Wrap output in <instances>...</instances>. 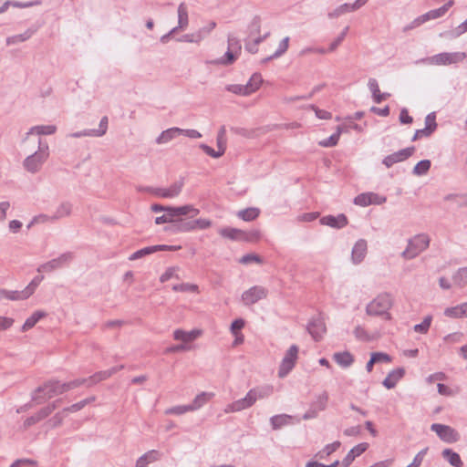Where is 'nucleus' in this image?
Listing matches in <instances>:
<instances>
[{
  "instance_id": "obj_62",
  "label": "nucleus",
  "mask_w": 467,
  "mask_h": 467,
  "mask_svg": "<svg viewBox=\"0 0 467 467\" xmlns=\"http://www.w3.org/2000/svg\"><path fill=\"white\" fill-rule=\"evenodd\" d=\"M203 38V35L202 31H197L192 34H185L183 35L179 41L189 42V43H198Z\"/></svg>"
},
{
  "instance_id": "obj_63",
  "label": "nucleus",
  "mask_w": 467,
  "mask_h": 467,
  "mask_svg": "<svg viewBox=\"0 0 467 467\" xmlns=\"http://www.w3.org/2000/svg\"><path fill=\"white\" fill-rule=\"evenodd\" d=\"M227 90L243 96H248L251 94L246 85H230L227 87Z\"/></svg>"
},
{
  "instance_id": "obj_64",
  "label": "nucleus",
  "mask_w": 467,
  "mask_h": 467,
  "mask_svg": "<svg viewBox=\"0 0 467 467\" xmlns=\"http://www.w3.org/2000/svg\"><path fill=\"white\" fill-rule=\"evenodd\" d=\"M428 450H429V448L426 447V448L422 449L421 451H420L414 457L412 462L408 465V467H420V464L422 463V461H423L425 455L428 452Z\"/></svg>"
},
{
  "instance_id": "obj_39",
  "label": "nucleus",
  "mask_w": 467,
  "mask_h": 467,
  "mask_svg": "<svg viewBox=\"0 0 467 467\" xmlns=\"http://www.w3.org/2000/svg\"><path fill=\"white\" fill-rule=\"evenodd\" d=\"M57 131L55 125H40L35 126L30 129L26 135L36 132L38 135H51Z\"/></svg>"
},
{
  "instance_id": "obj_22",
  "label": "nucleus",
  "mask_w": 467,
  "mask_h": 467,
  "mask_svg": "<svg viewBox=\"0 0 467 467\" xmlns=\"http://www.w3.org/2000/svg\"><path fill=\"white\" fill-rule=\"evenodd\" d=\"M249 393L254 399V402L257 399H265L270 397L274 393V387L272 385L259 386L249 390Z\"/></svg>"
},
{
  "instance_id": "obj_60",
  "label": "nucleus",
  "mask_w": 467,
  "mask_h": 467,
  "mask_svg": "<svg viewBox=\"0 0 467 467\" xmlns=\"http://www.w3.org/2000/svg\"><path fill=\"white\" fill-rule=\"evenodd\" d=\"M349 27L346 26L343 31L339 34V36L329 45L327 51L328 52H334L337 47L342 43V41L345 39Z\"/></svg>"
},
{
  "instance_id": "obj_54",
  "label": "nucleus",
  "mask_w": 467,
  "mask_h": 467,
  "mask_svg": "<svg viewBox=\"0 0 467 467\" xmlns=\"http://www.w3.org/2000/svg\"><path fill=\"white\" fill-rule=\"evenodd\" d=\"M261 32V17L254 16L251 23L248 26L249 36L259 35Z\"/></svg>"
},
{
  "instance_id": "obj_1",
  "label": "nucleus",
  "mask_w": 467,
  "mask_h": 467,
  "mask_svg": "<svg viewBox=\"0 0 467 467\" xmlns=\"http://www.w3.org/2000/svg\"><path fill=\"white\" fill-rule=\"evenodd\" d=\"M62 394L60 389V381L57 379H49L38 386L31 394V401L37 405L43 404L47 400H50L57 395Z\"/></svg>"
},
{
  "instance_id": "obj_57",
  "label": "nucleus",
  "mask_w": 467,
  "mask_h": 467,
  "mask_svg": "<svg viewBox=\"0 0 467 467\" xmlns=\"http://www.w3.org/2000/svg\"><path fill=\"white\" fill-rule=\"evenodd\" d=\"M444 315L446 317H451V318H462V317H463L462 304L458 305L456 306L447 307L444 310Z\"/></svg>"
},
{
  "instance_id": "obj_19",
  "label": "nucleus",
  "mask_w": 467,
  "mask_h": 467,
  "mask_svg": "<svg viewBox=\"0 0 467 467\" xmlns=\"http://www.w3.org/2000/svg\"><path fill=\"white\" fill-rule=\"evenodd\" d=\"M404 375L405 369L403 368L392 369L384 379L382 384L386 389H391L396 387L397 383L404 377Z\"/></svg>"
},
{
  "instance_id": "obj_28",
  "label": "nucleus",
  "mask_w": 467,
  "mask_h": 467,
  "mask_svg": "<svg viewBox=\"0 0 467 467\" xmlns=\"http://www.w3.org/2000/svg\"><path fill=\"white\" fill-rule=\"evenodd\" d=\"M442 457L453 467H462L463 462L460 455L451 449H444L441 452Z\"/></svg>"
},
{
  "instance_id": "obj_61",
  "label": "nucleus",
  "mask_w": 467,
  "mask_h": 467,
  "mask_svg": "<svg viewBox=\"0 0 467 467\" xmlns=\"http://www.w3.org/2000/svg\"><path fill=\"white\" fill-rule=\"evenodd\" d=\"M339 140V132H335L328 138L319 141V145L325 148L335 147Z\"/></svg>"
},
{
  "instance_id": "obj_42",
  "label": "nucleus",
  "mask_w": 467,
  "mask_h": 467,
  "mask_svg": "<svg viewBox=\"0 0 467 467\" xmlns=\"http://www.w3.org/2000/svg\"><path fill=\"white\" fill-rule=\"evenodd\" d=\"M431 166L430 160H421L414 166L412 173L416 176L425 175L430 171Z\"/></svg>"
},
{
  "instance_id": "obj_29",
  "label": "nucleus",
  "mask_w": 467,
  "mask_h": 467,
  "mask_svg": "<svg viewBox=\"0 0 467 467\" xmlns=\"http://www.w3.org/2000/svg\"><path fill=\"white\" fill-rule=\"evenodd\" d=\"M218 234L232 241H241L242 230L233 227H224L218 230Z\"/></svg>"
},
{
  "instance_id": "obj_50",
  "label": "nucleus",
  "mask_w": 467,
  "mask_h": 467,
  "mask_svg": "<svg viewBox=\"0 0 467 467\" xmlns=\"http://www.w3.org/2000/svg\"><path fill=\"white\" fill-rule=\"evenodd\" d=\"M432 321V317L431 315L426 316L422 322L420 324H416L413 327L414 331L420 334H427L431 324Z\"/></svg>"
},
{
  "instance_id": "obj_40",
  "label": "nucleus",
  "mask_w": 467,
  "mask_h": 467,
  "mask_svg": "<svg viewBox=\"0 0 467 467\" xmlns=\"http://www.w3.org/2000/svg\"><path fill=\"white\" fill-rule=\"evenodd\" d=\"M72 205L68 202H62L57 209L55 214L51 217L52 220H58L71 213Z\"/></svg>"
},
{
  "instance_id": "obj_31",
  "label": "nucleus",
  "mask_w": 467,
  "mask_h": 467,
  "mask_svg": "<svg viewBox=\"0 0 467 467\" xmlns=\"http://www.w3.org/2000/svg\"><path fill=\"white\" fill-rule=\"evenodd\" d=\"M328 402V393L323 391L321 394L317 396L316 400L310 404L317 412L323 411L327 409Z\"/></svg>"
},
{
  "instance_id": "obj_4",
  "label": "nucleus",
  "mask_w": 467,
  "mask_h": 467,
  "mask_svg": "<svg viewBox=\"0 0 467 467\" xmlns=\"http://www.w3.org/2000/svg\"><path fill=\"white\" fill-rule=\"evenodd\" d=\"M431 239L426 234H416L408 242L407 248L402 252L401 256L405 259H413L430 245Z\"/></svg>"
},
{
  "instance_id": "obj_17",
  "label": "nucleus",
  "mask_w": 467,
  "mask_h": 467,
  "mask_svg": "<svg viewBox=\"0 0 467 467\" xmlns=\"http://www.w3.org/2000/svg\"><path fill=\"white\" fill-rule=\"evenodd\" d=\"M368 245L367 241L359 239L356 242L352 248L351 259L355 265L360 264L367 254Z\"/></svg>"
},
{
  "instance_id": "obj_37",
  "label": "nucleus",
  "mask_w": 467,
  "mask_h": 467,
  "mask_svg": "<svg viewBox=\"0 0 467 467\" xmlns=\"http://www.w3.org/2000/svg\"><path fill=\"white\" fill-rule=\"evenodd\" d=\"M183 184L184 182L182 178L172 183L169 188H167V192L163 194V198H174L178 196L182 190Z\"/></svg>"
},
{
  "instance_id": "obj_34",
  "label": "nucleus",
  "mask_w": 467,
  "mask_h": 467,
  "mask_svg": "<svg viewBox=\"0 0 467 467\" xmlns=\"http://www.w3.org/2000/svg\"><path fill=\"white\" fill-rule=\"evenodd\" d=\"M35 32H36V30L29 28V29L26 30L22 34H18V35H15V36H8L6 38V44L7 45H15V44H17L19 42H24V41L29 39L33 36V34Z\"/></svg>"
},
{
  "instance_id": "obj_5",
  "label": "nucleus",
  "mask_w": 467,
  "mask_h": 467,
  "mask_svg": "<svg viewBox=\"0 0 467 467\" xmlns=\"http://www.w3.org/2000/svg\"><path fill=\"white\" fill-rule=\"evenodd\" d=\"M74 253L66 252L64 254H61L58 257L40 265L36 270L38 273H50L55 270L69 265V264L74 260Z\"/></svg>"
},
{
  "instance_id": "obj_18",
  "label": "nucleus",
  "mask_w": 467,
  "mask_h": 467,
  "mask_svg": "<svg viewBox=\"0 0 467 467\" xmlns=\"http://www.w3.org/2000/svg\"><path fill=\"white\" fill-rule=\"evenodd\" d=\"M190 220H183L182 218L175 220L172 223L165 226L163 228L164 232L177 234L180 233H188L192 232L191 230Z\"/></svg>"
},
{
  "instance_id": "obj_21",
  "label": "nucleus",
  "mask_w": 467,
  "mask_h": 467,
  "mask_svg": "<svg viewBox=\"0 0 467 467\" xmlns=\"http://www.w3.org/2000/svg\"><path fill=\"white\" fill-rule=\"evenodd\" d=\"M202 331L198 329H192L189 332L176 329L173 333L174 339L181 340L182 342L188 343L195 340L199 336H201Z\"/></svg>"
},
{
  "instance_id": "obj_35",
  "label": "nucleus",
  "mask_w": 467,
  "mask_h": 467,
  "mask_svg": "<svg viewBox=\"0 0 467 467\" xmlns=\"http://www.w3.org/2000/svg\"><path fill=\"white\" fill-rule=\"evenodd\" d=\"M213 396L212 393L202 392L198 394L190 405V410H195L202 407Z\"/></svg>"
},
{
  "instance_id": "obj_41",
  "label": "nucleus",
  "mask_w": 467,
  "mask_h": 467,
  "mask_svg": "<svg viewBox=\"0 0 467 467\" xmlns=\"http://www.w3.org/2000/svg\"><path fill=\"white\" fill-rule=\"evenodd\" d=\"M374 197H377V194L372 192L360 193L355 197L354 203L365 207L373 203L372 198Z\"/></svg>"
},
{
  "instance_id": "obj_56",
  "label": "nucleus",
  "mask_w": 467,
  "mask_h": 467,
  "mask_svg": "<svg viewBox=\"0 0 467 467\" xmlns=\"http://www.w3.org/2000/svg\"><path fill=\"white\" fill-rule=\"evenodd\" d=\"M227 44H228L227 48L229 50L240 55L241 50H242V45H241L240 40L237 37L233 36L232 35H229L228 39H227Z\"/></svg>"
},
{
  "instance_id": "obj_27",
  "label": "nucleus",
  "mask_w": 467,
  "mask_h": 467,
  "mask_svg": "<svg viewBox=\"0 0 467 467\" xmlns=\"http://www.w3.org/2000/svg\"><path fill=\"white\" fill-rule=\"evenodd\" d=\"M445 202H453L457 208L467 207V192L449 193L443 197Z\"/></svg>"
},
{
  "instance_id": "obj_33",
  "label": "nucleus",
  "mask_w": 467,
  "mask_h": 467,
  "mask_svg": "<svg viewBox=\"0 0 467 467\" xmlns=\"http://www.w3.org/2000/svg\"><path fill=\"white\" fill-rule=\"evenodd\" d=\"M260 214V210L255 207H249L238 212L239 218L245 222H252L255 220Z\"/></svg>"
},
{
  "instance_id": "obj_51",
  "label": "nucleus",
  "mask_w": 467,
  "mask_h": 467,
  "mask_svg": "<svg viewBox=\"0 0 467 467\" xmlns=\"http://www.w3.org/2000/svg\"><path fill=\"white\" fill-rule=\"evenodd\" d=\"M172 290L175 292H191V293H198L199 287L197 285L190 284V283H182L178 285H174L172 286Z\"/></svg>"
},
{
  "instance_id": "obj_30",
  "label": "nucleus",
  "mask_w": 467,
  "mask_h": 467,
  "mask_svg": "<svg viewBox=\"0 0 467 467\" xmlns=\"http://www.w3.org/2000/svg\"><path fill=\"white\" fill-rule=\"evenodd\" d=\"M173 212H177L178 218H181L184 215H189L190 218H194L200 213V210L195 208L192 204H186L182 206L175 207Z\"/></svg>"
},
{
  "instance_id": "obj_48",
  "label": "nucleus",
  "mask_w": 467,
  "mask_h": 467,
  "mask_svg": "<svg viewBox=\"0 0 467 467\" xmlns=\"http://www.w3.org/2000/svg\"><path fill=\"white\" fill-rule=\"evenodd\" d=\"M340 445H341V443L338 441H334L333 443L327 444L323 448V450L319 451L316 454V457H318L320 459L327 457V456L331 455L333 452H335L340 447Z\"/></svg>"
},
{
  "instance_id": "obj_10",
  "label": "nucleus",
  "mask_w": 467,
  "mask_h": 467,
  "mask_svg": "<svg viewBox=\"0 0 467 467\" xmlns=\"http://www.w3.org/2000/svg\"><path fill=\"white\" fill-rule=\"evenodd\" d=\"M306 330L315 341H320L327 331L323 318L319 315L313 317L306 326Z\"/></svg>"
},
{
  "instance_id": "obj_14",
  "label": "nucleus",
  "mask_w": 467,
  "mask_h": 467,
  "mask_svg": "<svg viewBox=\"0 0 467 467\" xmlns=\"http://www.w3.org/2000/svg\"><path fill=\"white\" fill-rule=\"evenodd\" d=\"M254 404V399L251 396L249 391L245 395L244 398L237 400L230 404H228L224 410V412H237L243 410L248 409Z\"/></svg>"
},
{
  "instance_id": "obj_44",
  "label": "nucleus",
  "mask_w": 467,
  "mask_h": 467,
  "mask_svg": "<svg viewBox=\"0 0 467 467\" xmlns=\"http://www.w3.org/2000/svg\"><path fill=\"white\" fill-rule=\"evenodd\" d=\"M241 241L247 243H255L258 242L261 238V233L257 229H253L250 231L242 230Z\"/></svg>"
},
{
  "instance_id": "obj_6",
  "label": "nucleus",
  "mask_w": 467,
  "mask_h": 467,
  "mask_svg": "<svg viewBox=\"0 0 467 467\" xmlns=\"http://www.w3.org/2000/svg\"><path fill=\"white\" fill-rule=\"evenodd\" d=\"M298 358V347L292 345L285 354L278 368V377L285 378L294 368Z\"/></svg>"
},
{
  "instance_id": "obj_16",
  "label": "nucleus",
  "mask_w": 467,
  "mask_h": 467,
  "mask_svg": "<svg viewBox=\"0 0 467 467\" xmlns=\"http://www.w3.org/2000/svg\"><path fill=\"white\" fill-rule=\"evenodd\" d=\"M368 448V443L367 442H361L354 446L342 460L341 467H349L350 464L354 462L355 458L365 452Z\"/></svg>"
},
{
  "instance_id": "obj_24",
  "label": "nucleus",
  "mask_w": 467,
  "mask_h": 467,
  "mask_svg": "<svg viewBox=\"0 0 467 467\" xmlns=\"http://www.w3.org/2000/svg\"><path fill=\"white\" fill-rule=\"evenodd\" d=\"M40 1H31V2H20L15 0H7L0 6V14L5 12L9 6L17 7V8H27L34 5H40Z\"/></svg>"
},
{
  "instance_id": "obj_59",
  "label": "nucleus",
  "mask_w": 467,
  "mask_h": 467,
  "mask_svg": "<svg viewBox=\"0 0 467 467\" xmlns=\"http://www.w3.org/2000/svg\"><path fill=\"white\" fill-rule=\"evenodd\" d=\"M67 416L66 411H64V409L61 411L57 412L49 420L48 424L51 428H57L59 427L64 420V418Z\"/></svg>"
},
{
  "instance_id": "obj_25",
  "label": "nucleus",
  "mask_w": 467,
  "mask_h": 467,
  "mask_svg": "<svg viewBox=\"0 0 467 467\" xmlns=\"http://www.w3.org/2000/svg\"><path fill=\"white\" fill-rule=\"evenodd\" d=\"M333 359L341 367L348 368L354 362L353 355L348 351L337 352L333 355Z\"/></svg>"
},
{
  "instance_id": "obj_8",
  "label": "nucleus",
  "mask_w": 467,
  "mask_h": 467,
  "mask_svg": "<svg viewBox=\"0 0 467 467\" xmlns=\"http://www.w3.org/2000/svg\"><path fill=\"white\" fill-rule=\"evenodd\" d=\"M268 291L264 286L254 285L242 294V301L245 306H251L267 296Z\"/></svg>"
},
{
  "instance_id": "obj_15",
  "label": "nucleus",
  "mask_w": 467,
  "mask_h": 467,
  "mask_svg": "<svg viewBox=\"0 0 467 467\" xmlns=\"http://www.w3.org/2000/svg\"><path fill=\"white\" fill-rule=\"evenodd\" d=\"M123 368H124V365H119V366L112 367L107 370H101V371H98V372L94 373L93 375H91L90 377L88 378V387L89 388L100 381L108 379L109 378H110L111 376H113L114 374H116L117 372H119V370H121Z\"/></svg>"
},
{
  "instance_id": "obj_7",
  "label": "nucleus",
  "mask_w": 467,
  "mask_h": 467,
  "mask_svg": "<svg viewBox=\"0 0 467 467\" xmlns=\"http://www.w3.org/2000/svg\"><path fill=\"white\" fill-rule=\"evenodd\" d=\"M431 430L434 431L441 441L447 443L456 442L460 439L458 431L449 425L433 423L431 426Z\"/></svg>"
},
{
  "instance_id": "obj_58",
  "label": "nucleus",
  "mask_w": 467,
  "mask_h": 467,
  "mask_svg": "<svg viewBox=\"0 0 467 467\" xmlns=\"http://www.w3.org/2000/svg\"><path fill=\"white\" fill-rule=\"evenodd\" d=\"M108 117L104 116L99 122V129H92L90 134H93L94 137H101L106 134L108 130Z\"/></svg>"
},
{
  "instance_id": "obj_2",
  "label": "nucleus",
  "mask_w": 467,
  "mask_h": 467,
  "mask_svg": "<svg viewBox=\"0 0 467 467\" xmlns=\"http://www.w3.org/2000/svg\"><path fill=\"white\" fill-rule=\"evenodd\" d=\"M49 156L48 144L38 140V150L27 156L24 161L25 169L31 172H37Z\"/></svg>"
},
{
  "instance_id": "obj_20",
  "label": "nucleus",
  "mask_w": 467,
  "mask_h": 467,
  "mask_svg": "<svg viewBox=\"0 0 467 467\" xmlns=\"http://www.w3.org/2000/svg\"><path fill=\"white\" fill-rule=\"evenodd\" d=\"M454 5L453 0L448 1L446 4H444L442 6L437 9L431 10L425 14L422 15L423 20L426 22L431 19H437L439 17L443 16L447 11Z\"/></svg>"
},
{
  "instance_id": "obj_55",
  "label": "nucleus",
  "mask_w": 467,
  "mask_h": 467,
  "mask_svg": "<svg viewBox=\"0 0 467 467\" xmlns=\"http://www.w3.org/2000/svg\"><path fill=\"white\" fill-rule=\"evenodd\" d=\"M238 262L242 265H249L251 263L263 264V258L256 254H246L243 255Z\"/></svg>"
},
{
  "instance_id": "obj_36",
  "label": "nucleus",
  "mask_w": 467,
  "mask_h": 467,
  "mask_svg": "<svg viewBox=\"0 0 467 467\" xmlns=\"http://www.w3.org/2000/svg\"><path fill=\"white\" fill-rule=\"evenodd\" d=\"M239 55L237 53L233 52L227 48L225 54L222 57L216 59L213 63L217 65L230 66L236 61Z\"/></svg>"
},
{
  "instance_id": "obj_47",
  "label": "nucleus",
  "mask_w": 467,
  "mask_h": 467,
  "mask_svg": "<svg viewBox=\"0 0 467 467\" xmlns=\"http://www.w3.org/2000/svg\"><path fill=\"white\" fill-rule=\"evenodd\" d=\"M263 83V78L260 73H254L247 82L246 86L250 93H254L259 89Z\"/></svg>"
},
{
  "instance_id": "obj_32",
  "label": "nucleus",
  "mask_w": 467,
  "mask_h": 467,
  "mask_svg": "<svg viewBox=\"0 0 467 467\" xmlns=\"http://www.w3.org/2000/svg\"><path fill=\"white\" fill-rule=\"evenodd\" d=\"M189 23L188 10L184 3H181L178 6V29H184Z\"/></svg>"
},
{
  "instance_id": "obj_12",
  "label": "nucleus",
  "mask_w": 467,
  "mask_h": 467,
  "mask_svg": "<svg viewBox=\"0 0 467 467\" xmlns=\"http://www.w3.org/2000/svg\"><path fill=\"white\" fill-rule=\"evenodd\" d=\"M466 58L464 52H454V53H440L435 55L432 59L437 65H450L463 61Z\"/></svg>"
},
{
  "instance_id": "obj_3",
  "label": "nucleus",
  "mask_w": 467,
  "mask_h": 467,
  "mask_svg": "<svg viewBox=\"0 0 467 467\" xmlns=\"http://www.w3.org/2000/svg\"><path fill=\"white\" fill-rule=\"evenodd\" d=\"M392 306L391 296L388 293L379 295L366 307V312L369 316H384L386 319H390L389 309Z\"/></svg>"
},
{
  "instance_id": "obj_52",
  "label": "nucleus",
  "mask_w": 467,
  "mask_h": 467,
  "mask_svg": "<svg viewBox=\"0 0 467 467\" xmlns=\"http://www.w3.org/2000/svg\"><path fill=\"white\" fill-rule=\"evenodd\" d=\"M437 122H436V113L431 112L429 113L425 118V130L428 131L431 135L437 129Z\"/></svg>"
},
{
  "instance_id": "obj_11",
  "label": "nucleus",
  "mask_w": 467,
  "mask_h": 467,
  "mask_svg": "<svg viewBox=\"0 0 467 467\" xmlns=\"http://www.w3.org/2000/svg\"><path fill=\"white\" fill-rule=\"evenodd\" d=\"M414 151H415L414 146H410V147L400 150L394 153H391V154L386 156L383 159L382 163L387 168H390L395 163H398V162H400V161H406L407 159H409L410 156L413 155Z\"/></svg>"
},
{
  "instance_id": "obj_9",
  "label": "nucleus",
  "mask_w": 467,
  "mask_h": 467,
  "mask_svg": "<svg viewBox=\"0 0 467 467\" xmlns=\"http://www.w3.org/2000/svg\"><path fill=\"white\" fill-rule=\"evenodd\" d=\"M182 248L181 245H167V244H157L152 246H147L142 249H140L133 254H131L129 257V260L134 261L140 258H142L146 255L151 254L153 253L159 251H178Z\"/></svg>"
},
{
  "instance_id": "obj_53",
  "label": "nucleus",
  "mask_w": 467,
  "mask_h": 467,
  "mask_svg": "<svg viewBox=\"0 0 467 467\" xmlns=\"http://www.w3.org/2000/svg\"><path fill=\"white\" fill-rule=\"evenodd\" d=\"M44 276L43 275H36L35 276L32 281L28 284V285L24 289L25 294L29 298L36 290L37 286L40 285V283L43 281Z\"/></svg>"
},
{
  "instance_id": "obj_43",
  "label": "nucleus",
  "mask_w": 467,
  "mask_h": 467,
  "mask_svg": "<svg viewBox=\"0 0 467 467\" xmlns=\"http://www.w3.org/2000/svg\"><path fill=\"white\" fill-rule=\"evenodd\" d=\"M452 280L454 284L460 287L467 285V267H462L453 275Z\"/></svg>"
},
{
  "instance_id": "obj_49",
  "label": "nucleus",
  "mask_w": 467,
  "mask_h": 467,
  "mask_svg": "<svg viewBox=\"0 0 467 467\" xmlns=\"http://www.w3.org/2000/svg\"><path fill=\"white\" fill-rule=\"evenodd\" d=\"M191 230H205L212 226V221L205 218H199L195 220H190Z\"/></svg>"
},
{
  "instance_id": "obj_26",
  "label": "nucleus",
  "mask_w": 467,
  "mask_h": 467,
  "mask_svg": "<svg viewBox=\"0 0 467 467\" xmlns=\"http://www.w3.org/2000/svg\"><path fill=\"white\" fill-rule=\"evenodd\" d=\"M47 316V313L41 310L34 312L29 317H27L21 327L22 332H26L36 326V324L43 317Z\"/></svg>"
},
{
  "instance_id": "obj_13",
  "label": "nucleus",
  "mask_w": 467,
  "mask_h": 467,
  "mask_svg": "<svg viewBox=\"0 0 467 467\" xmlns=\"http://www.w3.org/2000/svg\"><path fill=\"white\" fill-rule=\"evenodd\" d=\"M322 225H327L334 229H342L348 224V219L344 213L338 215H326L320 218Z\"/></svg>"
},
{
  "instance_id": "obj_23",
  "label": "nucleus",
  "mask_w": 467,
  "mask_h": 467,
  "mask_svg": "<svg viewBox=\"0 0 467 467\" xmlns=\"http://www.w3.org/2000/svg\"><path fill=\"white\" fill-rule=\"evenodd\" d=\"M182 135V129L180 128H170L166 130H163L156 139V142L158 144H163L171 141L177 136Z\"/></svg>"
},
{
  "instance_id": "obj_46",
  "label": "nucleus",
  "mask_w": 467,
  "mask_h": 467,
  "mask_svg": "<svg viewBox=\"0 0 467 467\" xmlns=\"http://www.w3.org/2000/svg\"><path fill=\"white\" fill-rule=\"evenodd\" d=\"M291 417L286 414L275 415L270 418V423L274 430H278L288 423Z\"/></svg>"
},
{
  "instance_id": "obj_45",
  "label": "nucleus",
  "mask_w": 467,
  "mask_h": 467,
  "mask_svg": "<svg viewBox=\"0 0 467 467\" xmlns=\"http://www.w3.org/2000/svg\"><path fill=\"white\" fill-rule=\"evenodd\" d=\"M353 11H356V9L354 8L353 4L345 3V4L337 6L332 12H329L328 13V17L329 18H336V17L340 16L343 14H346V13H348V12H353Z\"/></svg>"
},
{
  "instance_id": "obj_38",
  "label": "nucleus",
  "mask_w": 467,
  "mask_h": 467,
  "mask_svg": "<svg viewBox=\"0 0 467 467\" xmlns=\"http://www.w3.org/2000/svg\"><path fill=\"white\" fill-rule=\"evenodd\" d=\"M183 184L184 182L182 178L172 183L169 188H167V192L163 194V198H174L178 196L182 190Z\"/></svg>"
}]
</instances>
